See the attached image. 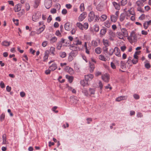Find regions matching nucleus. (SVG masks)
<instances>
[{
  "mask_svg": "<svg viewBox=\"0 0 151 151\" xmlns=\"http://www.w3.org/2000/svg\"><path fill=\"white\" fill-rule=\"evenodd\" d=\"M104 24L105 27L108 28H109L111 26V23L108 20L106 21L104 23Z\"/></svg>",
  "mask_w": 151,
  "mask_h": 151,
  "instance_id": "nucleus-41",
  "label": "nucleus"
},
{
  "mask_svg": "<svg viewBox=\"0 0 151 151\" xmlns=\"http://www.w3.org/2000/svg\"><path fill=\"white\" fill-rule=\"evenodd\" d=\"M41 13L39 12H34L32 16V20L33 21L36 22L40 18Z\"/></svg>",
  "mask_w": 151,
  "mask_h": 151,
  "instance_id": "nucleus-4",
  "label": "nucleus"
},
{
  "mask_svg": "<svg viewBox=\"0 0 151 151\" xmlns=\"http://www.w3.org/2000/svg\"><path fill=\"white\" fill-rule=\"evenodd\" d=\"M95 51L97 54H99L102 52V49L100 47H98L95 49Z\"/></svg>",
  "mask_w": 151,
  "mask_h": 151,
  "instance_id": "nucleus-32",
  "label": "nucleus"
},
{
  "mask_svg": "<svg viewBox=\"0 0 151 151\" xmlns=\"http://www.w3.org/2000/svg\"><path fill=\"white\" fill-rule=\"evenodd\" d=\"M103 43L105 47H108L109 46V41L106 39H103Z\"/></svg>",
  "mask_w": 151,
  "mask_h": 151,
  "instance_id": "nucleus-40",
  "label": "nucleus"
},
{
  "mask_svg": "<svg viewBox=\"0 0 151 151\" xmlns=\"http://www.w3.org/2000/svg\"><path fill=\"white\" fill-rule=\"evenodd\" d=\"M114 52L115 55L118 57L121 56L120 51L119 49L117 47L114 48Z\"/></svg>",
  "mask_w": 151,
  "mask_h": 151,
  "instance_id": "nucleus-18",
  "label": "nucleus"
},
{
  "mask_svg": "<svg viewBox=\"0 0 151 151\" xmlns=\"http://www.w3.org/2000/svg\"><path fill=\"white\" fill-rule=\"evenodd\" d=\"M113 4L116 9L119 10L120 9V6L119 4L116 2H113Z\"/></svg>",
  "mask_w": 151,
  "mask_h": 151,
  "instance_id": "nucleus-42",
  "label": "nucleus"
},
{
  "mask_svg": "<svg viewBox=\"0 0 151 151\" xmlns=\"http://www.w3.org/2000/svg\"><path fill=\"white\" fill-rule=\"evenodd\" d=\"M62 46V45L61 43H60V42H58L57 44V49L59 50L61 49Z\"/></svg>",
  "mask_w": 151,
  "mask_h": 151,
  "instance_id": "nucleus-47",
  "label": "nucleus"
},
{
  "mask_svg": "<svg viewBox=\"0 0 151 151\" xmlns=\"http://www.w3.org/2000/svg\"><path fill=\"white\" fill-rule=\"evenodd\" d=\"M49 50H46L45 51L44 55L43 57V61H47L49 56Z\"/></svg>",
  "mask_w": 151,
  "mask_h": 151,
  "instance_id": "nucleus-23",
  "label": "nucleus"
},
{
  "mask_svg": "<svg viewBox=\"0 0 151 151\" xmlns=\"http://www.w3.org/2000/svg\"><path fill=\"white\" fill-rule=\"evenodd\" d=\"M94 68V65L93 64L90 65V70L91 72H92L93 71Z\"/></svg>",
  "mask_w": 151,
  "mask_h": 151,
  "instance_id": "nucleus-57",
  "label": "nucleus"
},
{
  "mask_svg": "<svg viewBox=\"0 0 151 151\" xmlns=\"http://www.w3.org/2000/svg\"><path fill=\"white\" fill-rule=\"evenodd\" d=\"M79 8L81 12H83L84 10L85 7L84 3H82L81 4L79 7Z\"/></svg>",
  "mask_w": 151,
  "mask_h": 151,
  "instance_id": "nucleus-46",
  "label": "nucleus"
},
{
  "mask_svg": "<svg viewBox=\"0 0 151 151\" xmlns=\"http://www.w3.org/2000/svg\"><path fill=\"white\" fill-rule=\"evenodd\" d=\"M76 26L81 30H83V25L81 23L78 22L76 23Z\"/></svg>",
  "mask_w": 151,
  "mask_h": 151,
  "instance_id": "nucleus-35",
  "label": "nucleus"
},
{
  "mask_svg": "<svg viewBox=\"0 0 151 151\" xmlns=\"http://www.w3.org/2000/svg\"><path fill=\"white\" fill-rule=\"evenodd\" d=\"M89 91L90 96H91L92 95H93L95 94V90L93 88H90L89 89Z\"/></svg>",
  "mask_w": 151,
  "mask_h": 151,
  "instance_id": "nucleus-44",
  "label": "nucleus"
},
{
  "mask_svg": "<svg viewBox=\"0 0 151 151\" xmlns=\"http://www.w3.org/2000/svg\"><path fill=\"white\" fill-rule=\"evenodd\" d=\"M55 49L54 47L51 46L50 47V50L49 51V54L52 55L53 56L55 55Z\"/></svg>",
  "mask_w": 151,
  "mask_h": 151,
  "instance_id": "nucleus-17",
  "label": "nucleus"
},
{
  "mask_svg": "<svg viewBox=\"0 0 151 151\" xmlns=\"http://www.w3.org/2000/svg\"><path fill=\"white\" fill-rule=\"evenodd\" d=\"M82 42L79 40L78 37L75 38L73 40V44L74 45L78 46V45H81Z\"/></svg>",
  "mask_w": 151,
  "mask_h": 151,
  "instance_id": "nucleus-10",
  "label": "nucleus"
},
{
  "mask_svg": "<svg viewBox=\"0 0 151 151\" xmlns=\"http://www.w3.org/2000/svg\"><path fill=\"white\" fill-rule=\"evenodd\" d=\"M3 144H6L8 143L7 141L6 140V135L4 134L2 135Z\"/></svg>",
  "mask_w": 151,
  "mask_h": 151,
  "instance_id": "nucleus-29",
  "label": "nucleus"
},
{
  "mask_svg": "<svg viewBox=\"0 0 151 151\" xmlns=\"http://www.w3.org/2000/svg\"><path fill=\"white\" fill-rule=\"evenodd\" d=\"M95 17V14L94 12H91L88 15V20L89 22H91L94 19Z\"/></svg>",
  "mask_w": 151,
  "mask_h": 151,
  "instance_id": "nucleus-13",
  "label": "nucleus"
},
{
  "mask_svg": "<svg viewBox=\"0 0 151 151\" xmlns=\"http://www.w3.org/2000/svg\"><path fill=\"white\" fill-rule=\"evenodd\" d=\"M119 14V11H116L115 13V15H111L110 16V18L111 21L113 22H115L118 18Z\"/></svg>",
  "mask_w": 151,
  "mask_h": 151,
  "instance_id": "nucleus-5",
  "label": "nucleus"
},
{
  "mask_svg": "<svg viewBox=\"0 0 151 151\" xmlns=\"http://www.w3.org/2000/svg\"><path fill=\"white\" fill-rule=\"evenodd\" d=\"M48 42L47 41H44L42 42V46L43 47H45L48 45Z\"/></svg>",
  "mask_w": 151,
  "mask_h": 151,
  "instance_id": "nucleus-48",
  "label": "nucleus"
},
{
  "mask_svg": "<svg viewBox=\"0 0 151 151\" xmlns=\"http://www.w3.org/2000/svg\"><path fill=\"white\" fill-rule=\"evenodd\" d=\"M126 18L127 19H128L130 18L131 21H134L135 19L136 14L134 9L133 8H131L129 9L128 11L126 12Z\"/></svg>",
  "mask_w": 151,
  "mask_h": 151,
  "instance_id": "nucleus-1",
  "label": "nucleus"
},
{
  "mask_svg": "<svg viewBox=\"0 0 151 151\" xmlns=\"http://www.w3.org/2000/svg\"><path fill=\"white\" fill-rule=\"evenodd\" d=\"M92 44L93 46L96 47L98 45V43L95 40H93L92 41Z\"/></svg>",
  "mask_w": 151,
  "mask_h": 151,
  "instance_id": "nucleus-50",
  "label": "nucleus"
},
{
  "mask_svg": "<svg viewBox=\"0 0 151 151\" xmlns=\"http://www.w3.org/2000/svg\"><path fill=\"white\" fill-rule=\"evenodd\" d=\"M84 47L85 48V50H86V52L88 54H90V51L89 50H91V47L90 46L87 47V43L86 42H85L84 44Z\"/></svg>",
  "mask_w": 151,
  "mask_h": 151,
  "instance_id": "nucleus-19",
  "label": "nucleus"
},
{
  "mask_svg": "<svg viewBox=\"0 0 151 151\" xmlns=\"http://www.w3.org/2000/svg\"><path fill=\"white\" fill-rule=\"evenodd\" d=\"M55 34L56 36L60 37H61L62 36V35L59 30H57L56 31Z\"/></svg>",
  "mask_w": 151,
  "mask_h": 151,
  "instance_id": "nucleus-49",
  "label": "nucleus"
},
{
  "mask_svg": "<svg viewBox=\"0 0 151 151\" xmlns=\"http://www.w3.org/2000/svg\"><path fill=\"white\" fill-rule=\"evenodd\" d=\"M109 39L111 40H113L114 39V38L116 37V34L112 31L111 30H109Z\"/></svg>",
  "mask_w": 151,
  "mask_h": 151,
  "instance_id": "nucleus-6",
  "label": "nucleus"
},
{
  "mask_svg": "<svg viewBox=\"0 0 151 151\" xmlns=\"http://www.w3.org/2000/svg\"><path fill=\"white\" fill-rule=\"evenodd\" d=\"M142 3H143L142 2L141 0L138 1H137L136 2V4L138 6H141L142 5Z\"/></svg>",
  "mask_w": 151,
  "mask_h": 151,
  "instance_id": "nucleus-62",
  "label": "nucleus"
},
{
  "mask_svg": "<svg viewBox=\"0 0 151 151\" xmlns=\"http://www.w3.org/2000/svg\"><path fill=\"white\" fill-rule=\"evenodd\" d=\"M125 19V16L123 14H122L121 15L120 17V20L121 21H123Z\"/></svg>",
  "mask_w": 151,
  "mask_h": 151,
  "instance_id": "nucleus-58",
  "label": "nucleus"
},
{
  "mask_svg": "<svg viewBox=\"0 0 151 151\" xmlns=\"http://www.w3.org/2000/svg\"><path fill=\"white\" fill-rule=\"evenodd\" d=\"M99 59L101 60L104 61H106L107 60H110V58L107 56L105 57L102 54L100 55L99 56Z\"/></svg>",
  "mask_w": 151,
  "mask_h": 151,
  "instance_id": "nucleus-12",
  "label": "nucleus"
},
{
  "mask_svg": "<svg viewBox=\"0 0 151 151\" xmlns=\"http://www.w3.org/2000/svg\"><path fill=\"white\" fill-rule=\"evenodd\" d=\"M77 52H71L68 56V60L69 61H71L77 55Z\"/></svg>",
  "mask_w": 151,
  "mask_h": 151,
  "instance_id": "nucleus-7",
  "label": "nucleus"
},
{
  "mask_svg": "<svg viewBox=\"0 0 151 151\" xmlns=\"http://www.w3.org/2000/svg\"><path fill=\"white\" fill-rule=\"evenodd\" d=\"M13 22L14 24L17 26L19 25V20L18 19H15L13 18L12 19Z\"/></svg>",
  "mask_w": 151,
  "mask_h": 151,
  "instance_id": "nucleus-52",
  "label": "nucleus"
},
{
  "mask_svg": "<svg viewBox=\"0 0 151 151\" xmlns=\"http://www.w3.org/2000/svg\"><path fill=\"white\" fill-rule=\"evenodd\" d=\"M132 61L133 64H136L138 63V59H133L132 60Z\"/></svg>",
  "mask_w": 151,
  "mask_h": 151,
  "instance_id": "nucleus-64",
  "label": "nucleus"
},
{
  "mask_svg": "<svg viewBox=\"0 0 151 151\" xmlns=\"http://www.w3.org/2000/svg\"><path fill=\"white\" fill-rule=\"evenodd\" d=\"M45 26V25H43L42 27L38 29L37 30V34H39L42 32L44 30Z\"/></svg>",
  "mask_w": 151,
  "mask_h": 151,
  "instance_id": "nucleus-27",
  "label": "nucleus"
},
{
  "mask_svg": "<svg viewBox=\"0 0 151 151\" xmlns=\"http://www.w3.org/2000/svg\"><path fill=\"white\" fill-rule=\"evenodd\" d=\"M55 7L58 10H59L61 7V6L59 4H57L55 5Z\"/></svg>",
  "mask_w": 151,
  "mask_h": 151,
  "instance_id": "nucleus-63",
  "label": "nucleus"
},
{
  "mask_svg": "<svg viewBox=\"0 0 151 151\" xmlns=\"http://www.w3.org/2000/svg\"><path fill=\"white\" fill-rule=\"evenodd\" d=\"M22 5L20 4H18L15 5L14 8V10L15 12H18L20 10Z\"/></svg>",
  "mask_w": 151,
  "mask_h": 151,
  "instance_id": "nucleus-16",
  "label": "nucleus"
},
{
  "mask_svg": "<svg viewBox=\"0 0 151 151\" xmlns=\"http://www.w3.org/2000/svg\"><path fill=\"white\" fill-rule=\"evenodd\" d=\"M57 39V38L55 36L52 37L50 40V42L52 44L55 43L56 42Z\"/></svg>",
  "mask_w": 151,
  "mask_h": 151,
  "instance_id": "nucleus-31",
  "label": "nucleus"
},
{
  "mask_svg": "<svg viewBox=\"0 0 151 151\" xmlns=\"http://www.w3.org/2000/svg\"><path fill=\"white\" fill-rule=\"evenodd\" d=\"M87 81H85L84 80H82L81 81L80 83L83 86H86L88 85Z\"/></svg>",
  "mask_w": 151,
  "mask_h": 151,
  "instance_id": "nucleus-33",
  "label": "nucleus"
},
{
  "mask_svg": "<svg viewBox=\"0 0 151 151\" xmlns=\"http://www.w3.org/2000/svg\"><path fill=\"white\" fill-rule=\"evenodd\" d=\"M88 24L87 22L85 23L83 25V29L84 28L85 29H87L88 28Z\"/></svg>",
  "mask_w": 151,
  "mask_h": 151,
  "instance_id": "nucleus-54",
  "label": "nucleus"
},
{
  "mask_svg": "<svg viewBox=\"0 0 151 151\" xmlns=\"http://www.w3.org/2000/svg\"><path fill=\"white\" fill-rule=\"evenodd\" d=\"M60 43H61V44H64V43H65V44L64 45H63V46H67V40L65 39H64L63 38L61 39L60 40Z\"/></svg>",
  "mask_w": 151,
  "mask_h": 151,
  "instance_id": "nucleus-43",
  "label": "nucleus"
},
{
  "mask_svg": "<svg viewBox=\"0 0 151 151\" xmlns=\"http://www.w3.org/2000/svg\"><path fill=\"white\" fill-rule=\"evenodd\" d=\"M93 31L96 32H97L99 30V27L98 25L96 24L93 26Z\"/></svg>",
  "mask_w": 151,
  "mask_h": 151,
  "instance_id": "nucleus-37",
  "label": "nucleus"
},
{
  "mask_svg": "<svg viewBox=\"0 0 151 151\" xmlns=\"http://www.w3.org/2000/svg\"><path fill=\"white\" fill-rule=\"evenodd\" d=\"M128 35V32L125 28H122L121 31L118 32L116 33V36L119 39H124V37H127Z\"/></svg>",
  "mask_w": 151,
  "mask_h": 151,
  "instance_id": "nucleus-3",
  "label": "nucleus"
},
{
  "mask_svg": "<svg viewBox=\"0 0 151 151\" xmlns=\"http://www.w3.org/2000/svg\"><path fill=\"white\" fill-rule=\"evenodd\" d=\"M145 18V16L144 14H142L139 18V19L140 20H144Z\"/></svg>",
  "mask_w": 151,
  "mask_h": 151,
  "instance_id": "nucleus-56",
  "label": "nucleus"
},
{
  "mask_svg": "<svg viewBox=\"0 0 151 151\" xmlns=\"http://www.w3.org/2000/svg\"><path fill=\"white\" fill-rule=\"evenodd\" d=\"M41 0H35L34 6L35 8H37L40 3Z\"/></svg>",
  "mask_w": 151,
  "mask_h": 151,
  "instance_id": "nucleus-30",
  "label": "nucleus"
},
{
  "mask_svg": "<svg viewBox=\"0 0 151 151\" xmlns=\"http://www.w3.org/2000/svg\"><path fill=\"white\" fill-rule=\"evenodd\" d=\"M25 8L27 11H28L30 9V6L29 4L26 3L25 4Z\"/></svg>",
  "mask_w": 151,
  "mask_h": 151,
  "instance_id": "nucleus-53",
  "label": "nucleus"
},
{
  "mask_svg": "<svg viewBox=\"0 0 151 151\" xmlns=\"http://www.w3.org/2000/svg\"><path fill=\"white\" fill-rule=\"evenodd\" d=\"M66 78L68 80L69 82L70 83L72 82L73 79V78L72 76H70L68 75H66Z\"/></svg>",
  "mask_w": 151,
  "mask_h": 151,
  "instance_id": "nucleus-36",
  "label": "nucleus"
},
{
  "mask_svg": "<svg viewBox=\"0 0 151 151\" xmlns=\"http://www.w3.org/2000/svg\"><path fill=\"white\" fill-rule=\"evenodd\" d=\"M101 78L105 82L107 83L110 79L109 75L108 74L105 73L102 76Z\"/></svg>",
  "mask_w": 151,
  "mask_h": 151,
  "instance_id": "nucleus-9",
  "label": "nucleus"
},
{
  "mask_svg": "<svg viewBox=\"0 0 151 151\" xmlns=\"http://www.w3.org/2000/svg\"><path fill=\"white\" fill-rule=\"evenodd\" d=\"M25 12L24 9H22L21 11L18 13V15L21 16L24 14Z\"/></svg>",
  "mask_w": 151,
  "mask_h": 151,
  "instance_id": "nucleus-61",
  "label": "nucleus"
},
{
  "mask_svg": "<svg viewBox=\"0 0 151 151\" xmlns=\"http://www.w3.org/2000/svg\"><path fill=\"white\" fill-rule=\"evenodd\" d=\"M127 0H122L121 2V4L122 6H124L127 3Z\"/></svg>",
  "mask_w": 151,
  "mask_h": 151,
  "instance_id": "nucleus-51",
  "label": "nucleus"
},
{
  "mask_svg": "<svg viewBox=\"0 0 151 151\" xmlns=\"http://www.w3.org/2000/svg\"><path fill=\"white\" fill-rule=\"evenodd\" d=\"M70 48L71 50L75 51H79L81 50L79 47L74 45L73 44L70 45Z\"/></svg>",
  "mask_w": 151,
  "mask_h": 151,
  "instance_id": "nucleus-14",
  "label": "nucleus"
},
{
  "mask_svg": "<svg viewBox=\"0 0 151 151\" xmlns=\"http://www.w3.org/2000/svg\"><path fill=\"white\" fill-rule=\"evenodd\" d=\"M87 14L86 12H83L78 17V20L79 22L82 21L87 16Z\"/></svg>",
  "mask_w": 151,
  "mask_h": 151,
  "instance_id": "nucleus-11",
  "label": "nucleus"
},
{
  "mask_svg": "<svg viewBox=\"0 0 151 151\" xmlns=\"http://www.w3.org/2000/svg\"><path fill=\"white\" fill-rule=\"evenodd\" d=\"M114 51V50L112 48L110 49L109 52V55L110 56L112 55H113Z\"/></svg>",
  "mask_w": 151,
  "mask_h": 151,
  "instance_id": "nucleus-59",
  "label": "nucleus"
},
{
  "mask_svg": "<svg viewBox=\"0 0 151 151\" xmlns=\"http://www.w3.org/2000/svg\"><path fill=\"white\" fill-rule=\"evenodd\" d=\"M127 98V97L126 96H121L117 98L116 99V101L119 102L122 100H126Z\"/></svg>",
  "mask_w": 151,
  "mask_h": 151,
  "instance_id": "nucleus-21",
  "label": "nucleus"
},
{
  "mask_svg": "<svg viewBox=\"0 0 151 151\" xmlns=\"http://www.w3.org/2000/svg\"><path fill=\"white\" fill-rule=\"evenodd\" d=\"M65 70L68 73L72 75L74 74V71L71 68L69 67H67L65 68Z\"/></svg>",
  "mask_w": 151,
  "mask_h": 151,
  "instance_id": "nucleus-26",
  "label": "nucleus"
},
{
  "mask_svg": "<svg viewBox=\"0 0 151 151\" xmlns=\"http://www.w3.org/2000/svg\"><path fill=\"white\" fill-rule=\"evenodd\" d=\"M103 85L102 83L100 81H99V87L101 90L102 88Z\"/></svg>",
  "mask_w": 151,
  "mask_h": 151,
  "instance_id": "nucleus-60",
  "label": "nucleus"
},
{
  "mask_svg": "<svg viewBox=\"0 0 151 151\" xmlns=\"http://www.w3.org/2000/svg\"><path fill=\"white\" fill-rule=\"evenodd\" d=\"M126 64L127 65V67H130L132 66L133 63L132 61V60H127Z\"/></svg>",
  "mask_w": 151,
  "mask_h": 151,
  "instance_id": "nucleus-45",
  "label": "nucleus"
},
{
  "mask_svg": "<svg viewBox=\"0 0 151 151\" xmlns=\"http://www.w3.org/2000/svg\"><path fill=\"white\" fill-rule=\"evenodd\" d=\"M106 32V29H101L100 32V36L102 37L105 35Z\"/></svg>",
  "mask_w": 151,
  "mask_h": 151,
  "instance_id": "nucleus-34",
  "label": "nucleus"
},
{
  "mask_svg": "<svg viewBox=\"0 0 151 151\" xmlns=\"http://www.w3.org/2000/svg\"><path fill=\"white\" fill-rule=\"evenodd\" d=\"M1 44L2 45L5 46H8L10 45V43L9 42L4 41L2 42Z\"/></svg>",
  "mask_w": 151,
  "mask_h": 151,
  "instance_id": "nucleus-39",
  "label": "nucleus"
},
{
  "mask_svg": "<svg viewBox=\"0 0 151 151\" xmlns=\"http://www.w3.org/2000/svg\"><path fill=\"white\" fill-rule=\"evenodd\" d=\"M93 78V75L91 74H89L85 76V80L86 81L91 80Z\"/></svg>",
  "mask_w": 151,
  "mask_h": 151,
  "instance_id": "nucleus-20",
  "label": "nucleus"
},
{
  "mask_svg": "<svg viewBox=\"0 0 151 151\" xmlns=\"http://www.w3.org/2000/svg\"><path fill=\"white\" fill-rule=\"evenodd\" d=\"M151 25V19L149 21L145 22L143 24V27L145 29H147L148 26Z\"/></svg>",
  "mask_w": 151,
  "mask_h": 151,
  "instance_id": "nucleus-25",
  "label": "nucleus"
},
{
  "mask_svg": "<svg viewBox=\"0 0 151 151\" xmlns=\"http://www.w3.org/2000/svg\"><path fill=\"white\" fill-rule=\"evenodd\" d=\"M139 35L136 33L134 31L132 32L130 36H128L127 39L129 42L132 43L137 42V40Z\"/></svg>",
  "mask_w": 151,
  "mask_h": 151,
  "instance_id": "nucleus-2",
  "label": "nucleus"
},
{
  "mask_svg": "<svg viewBox=\"0 0 151 151\" xmlns=\"http://www.w3.org/2000/svg\"><path fill=\"white\" fill-rule=\"evenodd\" d=\"M52 4V0H45L44 4L47 9L50 8Z\"/></svg>",
  "mask_w": 151,
  "mask_h": 151,
  "instance_id": "nucleus-8",
  "label": "nucleus"
},
{
  "mask_svg": "<svg viewBox=\"0 0 151 151\" xmlns=\"http://www.w3.org/2000/svg\"><path fill=\"white\" fill-rule=\"evenodd\" d=\"M70 100L71 102L74 104H76L77 103V97L75 96H72L70 97Z\"/></svg>",
  "mask_w": 151,
  "mask_h": 151,
  "instance_id": "nucleus-22",
  "label": "nucleus"
},
{
  "mask_svg": "<svg viewBox=\"0 0 151 151\" xmlns=\"http://www.w3.org/2000/svg\"><path fill=\"white\" fill-rule=\"evenodd\" d=\"M82 92L85 96H90L89 91H88L85 88H84L83 89Z\"/></svg>",
  "mask_w": 151,
  "mask_h": 151,
  "instance_id": "nucleus-28",
  "label": "nucleus"
},
{
  "mask_svg": "<svg viewBox=\"0 0 151 151\" xmlns=\"http://www.w3.org/2000/svg\"><path fill=\"white\" fill-rule=\"evenodd\" d=\"M66 53L65 52H61L60 53V56L62 58H64L66 56Z\"/></svg>",
  "mask_w": 151,
  "mask_h": 151,
  "instance_id": "nucleus-55",
  "label": "nucleus"
},
{
  "mask_svg": "<svg viewBox=\"0 0 151 151\" xmlns=\"http://www.w3.org/2000/svg\"><path fill=\"white\" fill-rule=\"evenodd\" d=\"M64 27L66 30L69 31L71 29L72 25L70 22H67L65 24Z\"/></svg>",
  "mask_w": 151,
  "mask_h": 151,
  "instance_id": "nucleus-15",
  "label": "nucleus"
},
{
  "mask_svg": "<svg viewBox=\"0 0 151 151\" xmlns=\"http://www.w3.org/2000/svg\"><path fill=\"white\" fill-rule=\"evenodd\" d=\"M107 16L105 14H103L101 16V21L102 22L105 21L107 19Z\"/></svg>",
  "mask_w": 151,
  "mask_h": 151,
  "instance_id": "nucleus-38",
  "label": "nucleus"
},
{
  "mask_svg": "<svg viewBox=\"0 0 151 151\" xmlns=\"http://www.w3.org/2000/svg\"><path fill=\"white\" fill-rule=\"evenodd\" d=\"M57 68V65L55 63H54L49 67V69H50L51 71L55 70Z\"/></svg>",
  "mask_w": 151,
  "mask_h": 151,
  "instance_id": "nucleus-24",
  "label": "nucleus"
}]
</instances>
